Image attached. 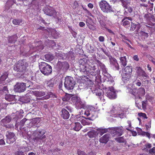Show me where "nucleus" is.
Segmentation results:
<instances>
[{
  "label": "nucleus",
  "instance_id": "29",
  "mask_svg": "<svg viewBox=\"0 0 155 155\" xmlns=\"http://www.w3.org/2000/svg\"><path fill=\"white\" fill-rule=\"evenodd\" d=\"M29 125L27 124V126L23 128V130L25 132V133L23 134L22 135L23 137L28 140H29V135L28 134L29 130Z\"/></svg>",
  "mask_w": 155,
  "mask_h": 155
},
{
  "label": "nucleus",
  "instance_id": "47",
  "mask_svg": "<svg viewBox=\"0 0 155 155\" xmlns=\"http://www.w3.org/2000/svg\"><path fill=\"white\" fill-rule=\"evenodd\" d=\"M22 20L21 18L14 19L12 20V22L15 25H19L22 22Z\"/></svg>",
  "mask_w": 155,
  "mask_h": 155
},
{
  "label": "nucleus",
  "instance_id": "59",
  "mask_svg": "<svg viewBox=\"0 0 155 155\" xmlns=\"http://www.w3.org/2000/svg\"><path fill=\"white\" fill-rule=\"evenodd\" d=\"M101 49L103 52L109 58L111 57L110 52L108 51L105 50L102 48Z\"/></svg>",
  "mask_w": 155,
  "mask_h": 155
},
{
  "label": "nucleus",
  "instance_id": "35",
  "mask_svg": "<svg viewBox=\"0 0 155 155\" xmlns=\"http://www.w3.org/2000/svg\"><path fill=\"white\" fill-rule=\"evenodd\" d=\"M127 20L132 21V18L130 17H124L122 20L123 25L125 27H127L130 24V22Z\"/></svg>",
  "mask_w": 155,
  "mask_h": 155
},
{
  "label": "nucleus",
  "instance_id": "16",
  "mask_svg": "<svg viewBox=\"0 0 155 155\" xmlns=\"http://www.w3.org/2000/svg\"><path fill=\"white\" fill-rule=\"evenodd\" d=\"M26 87L25 83L18 82L14 86V90L15 92H22L25 90Z\"/></svg>",
  "mask_w": 155,
  "mask_h": 155
},
{
  "label": "nucleus",
  "instance_id": "4",
  "mask_svg": "<svg viewBox=\"0 0 155 155\" xmlns=\"http://www.w3.org/2000/svg\"><path fill=\"white\" fill-rule=\"evenodd\" d=\"M97 130L103 134L108 132L111 134L119 136L123 134L124 131L122 127H109L107 129L101 127L97 129Z\"/></svg>",
  "mask_w": 155,
  "mask_h": 155
},
{
  "label": "nucleus",
  "instance_id": "55",
  "mask_svg": "<svg viewBox=\"0 0 155 155\" xmlns=\"http://www.w3.org/2000/svg\"><path fill=\"white\" fill-rule=\"evenodd\" d=\"M127 123L128 124V125L125 127L126 129L127 130L131 131L132 127L131 126V122L130 120H128Z\"/></svg>",
  "mask_w": 155,
  "mask_h": 155
},
{
  "label": "nucleus",
  "instance_id": "10",
  "mask_svg": "<svg viewBox=\"0 0 155 155\" xmlns=\"http://www.w3.org/2000/svg\"><path fill=\"white\" fill-rule=\"evenodd\" d=\"M98 111L97 109L92 106L88 107L85 110L84 114L93 120L97 117Z\"/></svg>",
  "mask_w": 155,
  "mask_h": 155
},
{
  "label": "nucleus",
  "instance_id": "17",
  "mask_svg": "<svg viewBox=\"0 0 155 155\" xmlns=\"http://www.w3.org/2000/svg\"><path fill=\"white\" fill-rule=\"evenodd\" d=\"M6 142L8 143H13L16 140V136L14 133L12 132L7 131L6 133Z\"/></svg>",
  "mask_w": 155,
  "mask_h": 155
},
{
  "label": "nucleus",
  "instance_id": "1",
  "mask_svg": "<svg viewBox=\"0 0 155 155\" xmlns=\"http://www.w3.org/2000/svg\"><path fill=\"white\" fill-rule=\"evenodd\" d=\"M92 60L87 61L86 58L81 59L79 60V70L80 72L84 76L87 75L90 78L91 74H94V73L97 71V65L93 64Z\"/></svg>",
  "mask_w": 155,
  "mask_h": 155
},
{
  "label": "nucleus",
  "instance_id": "58",
  "mask_svg": "<svg viewBox=\"0 0 155 155\" xmlns=\"http://www.w3.org/2000/svg\"><path fill=\"white\" fill-rule=\"evenodd\" d=\"M71 98V95L69 94H66L62 98V100L64 101H67L69 100Z\"/></svg>",
  "mask_w": 155,
  "mask_h": 155
},
{
  "label": "nucleus",
  "instance_id": "12",
  "mask_svg": "<svg viewBox=\"0 0 155 155\" xmlns=\"http://www.w3.org/2000/svg\"><path fill=\"white\" fill-rule=\"evenodd\" d=\"M99 5L102 11L105 13H110L114 11L111 6L105 1H101Z\"/></svg>",
  "mask_w": 155,
  "mask_h": 155
},
{
  "label": "nucleus",
  "instance_id": "52",
  "mask_svg": "<svg viewBox=\"0 0 155 155\" xmlns=\"http://www.w3.org/2000/svg\"><path fill=\"white\" fill-rule=\"evenodd\" d=\"M12 117V119L13 120H14V121H15V123H16L18 122V119H21L20 118H19L18 116L17 115H16V114L15 113H13L11 114Z\"/></svg>",
  "mask_w": 155,
  "mask_h": 155
},
{
  "label": "nucleus",
  "instance_id": "60",
  "mask_svg": "<svg viewBox=\"0 0 155 155\" xmlns=\"http://www.w3.org/2000/svg\"><path fill=\"white\" fill-rule=\"evenodd\" d=\"M47 86L51 89L54 85V81L52 80L49 81L47 84Z\"/></svg>",
  "mask_w": 155,
  "mask_h": 155
},
{
  "label": "nucleus",
  "instance_id": "3",
  "mask_svg": "<svg viewBox=\"0 0 155 155\" xmlns=\"http://www.w3.org/2000/svg\"><path fill=\"white\" fill-rule=\"evenodd\" d=\"M94 64V65L95 64V66L96 65H97L96 68L97 69V71L94 73V74H91V77L94 76L95 77V78H97L96 75H98L100 72V70L98 67V66H99L103 71V73L104 75V81L106 82L107 84L112 85H114V82L113 78L110 74L107 72V69L105 65L98 60H97L95 61H93V64Z\"/></svg>",
  "mask_w": 155,
  "mask_h": 155
},
{
  "label": "nucleus",
  "instance_id": "9",
  "mask_svg": "<svg viewBox=\"0 0 155 155\" xmlns=\"http://www.w3.org/2000/svg\"><path fill=\"white\" fill-rule=\"evenodd\" d=\"M45 131L42 129L38 130H37L34 131L33 133V135L34 136L37 135L39 136V137H37L34 138L35 142L39 144L41 143V142H43L44 139L45 138V136H44L42 137H41V136L45 133Z\"/></svg>",
  "mask_w": 155,
  "mask_h": 155
},
{
  "label": "nucleus",
  "instance_id": "46",
  "mask_svg": "<svg viewBox=\"0 0 155 155\" xmlns=\"http://www.w3.org/2000/svg\"><path fill=\"white\" fill-rule=\"evenodd\" d=\"M60 150L58 148L49 151V155H57L58 154V151H60Z\"/></svg>",
  "mask_w": 155,
  "mask_h": 155
},
{
  "label": "nucleus",
  "instance_id": "41",
  "mask_svg": "<svg viewBox=\"0 0 155 155\" xmlns=\"http://www.w3.org/2000/svg\"><path fill=\"white\" fill-rule=\"evenodd\" d=\"M15 96L11 94H6L5 97V99L9 101H12L14 100Z\"/></svg>",
  "mask_w": 155,
  "mask_h": 155
},
{
  "label": "nucleus",
  "instance_id": "50",
  "mask_svg": "<svg viewBox=\"0 0 155 155\" xmlns=\"http://www.w3.org/2000/svg\"><path fill=\"white\" fill-rule=\"evenodd\" d=\"M120 1L121 2V4L124 8H126L129 6L130 2L128 1L124 0H120Z\"/></svg>",
  "mask_w": 155,
  "mask_h": 155
},
{
  "label": "nucleus",
  "instance_id": "8",
  "mask_svg": "<svg viewBox=\"0 0 155 155\" xmlns=\"http://www.w3.org/2000/svg\"><path fill=\"white\" fill-rule=\"evenodd\" d=\"M71 101L78 109H84L86 107V102L84 101H81L79 97H73L71 98Z\"/></svg>",
  "mask_w": 155,
  "mask_h": 155
},
{
  "label": "nucleus",
  "instance_id": "39",
  "mask_svg": "<svg viewBox=\"0 0 155 155\" xmlns=\"http://www.w3.org/2000/svg\"><path fill=\"white\" fill-rule=\"evenodd\" d=\"M28 119L25 118H24L21 121L19 122V121L15 123V126L16 128H18V127L19 126V128L20 129L24 125V124L26 121Z\"/></svg>",
  "mask_w": 155,
  "mask_h": 155
},
{
  "label": "nucleus",
  "instance_id": "31",
  "mask_svg": "<svg viewBox=\"0 0 155 155\" xmlns=\"http://www.w3.org/2000/svg\"><path fill=\"white\" fill-rule=\"evenodd\" d=\"M97 18L101 25H104V24L103 22V20L105 21L106 20L107 17L104 16L103 15L99 13L97 14Z\"/></svg>",
  "mask_w": 155,
  "mask_h": 155
},
{
  "label": "nucleus",
  "instance_id": "56",
  "mask_svg": "<svg viewBox=\"0 0 155 155\" xmlns=\"http://www.w3.org/2000/svg\"><path fill=\"white\" fill-rule=\"evenodd\" d=\"M87 135L90 138L94 137L96 136V133L94 131H91L87 133Z\"/></svg>",
  "mask_w": 155,
  "mask_h": 155
},
{
  "label": "nucleus",
  "instance_id": "5",
  "mask_svg": "<svg viewBox=\"0 0 155 155\" xmlns=\"http://www.w3.org/2000/svg\"><path fill=\"white\" fill-rule=\"evenodd\" d=\"M127 91L139 99L140 98L141 96H143L145 94V90L143 87H141L137 90L134 89L133 84H130L127 86Z\"/></svg>",
  "mask_w": 155,
  "mask_h": 155
},
{
  "label": "nucleus",
  "instance_id": "54",
  "mask_svg": "<svg viewBox=\"0 0 155 155\" xmlns=\"http://www.w3.org/2000/svg\"><path fill=\"white\" fill-rule=\"evenodd\" d=\"M137 130L139 132H141V134L143 135H146L147 137H148L149 138H150V133L148 132H142V129L140 128H138L137 129Z\"/></svg>",
  "mask_w": 155,
  "mask_h": 155
},
{
  "label": "nucleus",
  "instance_id": "40",
  "mask_svg": "<svg viewBox=\"0 0 155 155\" xmlns=\"http://www.w3.org/2000/svg\"><path fill=\"white\" fill-rule=\"evenodd\" d=\"M12 118V117L11 115H7L2 120L1 122L3 123H9L11 121Z\"/></svg>",
  "mask_w": 155,
  "mask_h": 155
},
{
  "label": "nucleus",
  "instance_id": "23",
  "mask_svg": "<svg viewBox=\"0 0 155 155\" xmlns=\"http://www.w3.org/2000/svg\"><path fill=\"white\" fill-rule=\"evenodd\" d=\"M138 76L140 77L141 80H145L148 77L146 73L140 68H139L137 71Z\"/></svg>",
  "mask_w": 155,
  "mask_h": 155
},
{
  "label": "nucleus",
  "instance_id": "6",
  "mask_svg": "<svg viewBox=\"0 0 155 155\" xmlns=\"http://www.w3.org/2000/svg\"><path fill=\"white\" fill-rule=\"evenodd\" d=\"M28 65L27 62L24 63L19 61L14 65L13 69L18 74L22 75L25 73Z\"/></svg>",
  "mask_w": 155,
  "mask_h": 155
},
{
  "label": "nucleus",
  "instance_id": "62",
  "mask_svg": "<svg viewBox=\"0 0 155 155\" xmlns=\"http://www.w3.org/2000/svg\"><path fill=\"white\" fill-rule=\"evenodd\" d=\"M84 118V117H81L80 115H78L76 117L75 119L76 120V121H79L81 123L82 121L83 120Z\"/></svg>",
  "mask_w": 155,
  "mask_h": 155
},
{
  "label": "nucleus",
  "instance_id": "37",
  "mask_svg": "<svg viewBox=\"0 0 155 155\" xmlns=\"http://www.w3.org/2000/svg\"><path fill=\"white\" fill-rule=\"evenodd\" d=\"M32 93L36 96L38 97H42L45 95V93L44 92L30 91V93Z\"/></svg>",
  "mask_w": 155,
  "mask_h": 155
},
{
  "label": "nucleus",
  "instance_id": "44",
  "mask_svg": "<svg viewBox=\"0 0 155 155\" xmlns=\"http://www.w3.org/2000/svg\"><path fill=\"white\" fill-rule=\"evenodd\" d=\"M45 44L47 46H50L51 47H53L54 46H55L56 45L55 43L53 41L51 40H49L48 39L46 41Z\"/></svg>",
  "mask_w": 155,
  "mask_h": 155
},
{
  "label": "nucleus",
  "instance_id": "26",
  "mask_svg": "<svg viewBox=\"0 0 155 155\" xmlns=\"http://www.w3.org/2000/svg\"><path fill=\"white\" fill-rule=\"evenodd\" d=\"M29 148L28 147H22L18 148V150L15 152V155H25L24 153L28 152Z\"/></svg>",
  "mask_w": 155,
  "mask_h": 155
},
{
  "label": "nucleus",
  "instance_id": "11",
  "mask_svg": "<svg viewBox=\"0 0 155 155\" xmlns=\"http://www.w3.org/2000/svg\"><path fill=\"white\" fill-rule=\"evenodd\" d=\"M64 84L65 87L69 90L73 89L75 82L72 77L68 76L65 78Z\"/></svg>",
  "mask_w": 155,
  "mask_h": 155
},
{
  "label": "nucleus",
  "instance_id": "43",
  "mask_svg": "<svg viewBox=\"0 0 155 155\" xmlns=\"http://www.w3.org/2000/svg\"><path fill=\"white\" fill-rule=\"evenodd\" d=\"M88 120H93L91 117L85 118V119L84 118L81 123L83 125H89L91 122L88 121Z\"/></svg>",
  "mask_w": 155,
  "mask_h": 155
},
{
  "label": "nucleus",
  "instance_id": "45",
  "mask_svg": "<svg viewBox=\"0 0 155 155\" xmlns=\"http://www.w3.org/2000/svg\"><path fill=\"white\" fill-rule=\"evenodd\" d=\"M55 96L54 94L51 92H49L48 93V94L46 95L45 96H44L43 97L41 98V100L47 99L50 97H52L54 98V97Z\"/></svg>",
  "mask_w": 155,
  "mask_h": 155
},
{
  "label": "nucleus",
  "instance_id": "14",
  "mask_svg": "<svg viewBox=\"0 0 155 155\" xmlns=\"http://www.w3.org/2000/svg\"><path fill=\"white\" fill-rule=\"evenodd\" d=\"M126 112V111H124L122 110L119 111L117 113V110L114 108L110 111V116L112 117H119L121 118H123L125 117L126 114H127Z\"/></svg>",
  "mask_w": 155,
  "mask_h": 155
},
{
  "label": "nucleus",
  "instance_id": "21",
  "mask_svg": "<svg viewBox=\"0 0 155 155\" xmlns=\"http://www.w3.org/2000/svg\"><path fill=\"white\" fill-rule=\"evenodd\" d=\"M110 66L114 70H118L119 67L116 59L112 56L109 58Z\"/></svg>",
  "mask_w": 155,
  "mask_h": 155
},
{
  "label": "nucleus",
  "instance_id": "36",
  "mask_svg": "<svg viewBox=\"0 0 155 155\" xmlns=\"http://www.w3.org/2000/svg\"><path fill=\"white\" fill-rule=\"evenodd\" d=\"M8 73L5 71L3 73L2 75L0 77V84L3 83L5 80L8 78Z\"/></svg>",
  "mask_w": 155,
  "mask_h": 155
},
{
  "label": "nucleus",
  "instance_id": "51",
  "mask_svg": "<svg viewBox=\"0 0 155 155\" xmlns=\"http://www.w3.org/2000/svg\"><path fill=\"white\" fill-rule=\"evenodd\" d=\"M140 35L142 36V38L143 40H145L147 39L148 37V34L147 33L143 31H141L140 32Z\"/></svg>",
  "mask_w": 155,
  "mask_h": 155
},
{
  "label": "nucleus",
  "instance_id": "33",
  "mask_svg": "<svg viewBox=\"0 0 155 155\" xmlns=\"http://www.w3.org/2000/svg\"><path fill=\"white\" fill-rule=\"evenodd\" d=\"M132 71V68L131 66H127L123 71V74L131 75Z\"/></svg>",
  "mask_w": 155,
  "mask_h": 155
},
{
  "label": "nucleus",
  "instance_id": "63",
  "mask_svg": "<svg viewBox=\"0 0 155 155\" xmlns=\"http://www.w3.org/2000/svg\"><path fill=\"white\" fill-rule=\"evenodd\" d=\"M138 115L142 119L147 118V117L145 114L140 113L138 114Z\"/></svg>",
  "mask_w": 155,
  "mask_h": 155
},
{
  "label": "nucleus",
  "instance_id": "19",
  "mask_svg": "<svg viewBox=\"0 0 155 155\" xmlns=\"http://www.w3.org/2000/svg\"><path fill=\"white\" fill-rule=\"evenodd\" d=\"M43 10L44 13L49 16L54 17L56 15V12L54 8L52 7L47 6L43 9Z\"/></svg>",
  "mask_w": 155,
  "mask_h": 155
},
{
  "label": "nucleus",
  "instance_id": "53",
  "mask_svg": "<svg viewBox=\"0 0 155 155\" xmlns=\"http://www.w3.org/2000/svg\"><path fill=\"white\" fill-rule=\"evenodd\" d=\"M45 60L49 61H52L54 58L53 56L50 54H45Z\"/></svg>",
  "mask_w": 155,
  "mask_h": 155
},
{
  "label": "nucleus",
  "instance_id": "32",
  "mask_svg": "<svg viewBox=\"0 0 155 155\" xmlns=\"http://www.w3.org/2000/svg\"><path fill=\"white\" fill-rule=\"evenodd\" d=\"M18 101L22 104L27 103L29 102V94H27L25 96L19 98Z\"/></svg>",
  "mask_w": 155,
  "mask_h": 155
},
{
  "label": "nucleus",
  "instance_id": "57",
  "mask_svg": "<svg viewBox=\"0 0 155 155\" xmlns=\"http://www.w3.org/2000/svg\"><path fill=\"white\" fill-rule=\"evenodd\" d=\"M22 4H23L25 6H28V8H26V13H28V9L29 7V0H24L22 2Z\"/></svg>",
  "mask_w": 155,
  "mask_h": 155
},
{
  "label": "nucleus",
  "instance_id": "25",
  "mask_svg": "<svg viewBox=\"0 0 155 155\" xmlns=\"http://www.w3.org/2000/svg\"><path fill=\"white\" fill-rule=\"evenodd\" d=\"M65 54H60L59 55L61 57L60 59L66 58L68 60L70 61L73 60L74 57V53L72 51H70L67 53L66 54V57L65 58L64 57Z\"/></svg>",
  "mask_w": 155,
  "mask_h": 155
},
{
  "label": "nucleus",
  "instance_id": "30",
  "mask_svg": "<svg viewBox=\"0 0 155 155\" xmlns=\"http://www.w3.org/2000/svg\"><path fill=\"white\" fill-rule=\"evenodd\" d=\"M17 36L14 35L8 36L7 37V41L8 43L14 44L17 41Z\"/></svg>",
  "mask_w": 155,
  "mask_h": 155
},
{
  "label": "nucleus",
  "instance_id": "34",
  "mask_svg": "<svg viewBox=\"0 0 155 155\" xmlns=\"http://www.w3.org/2000/svg\"><path fill=\"white\" fill-rule=\"evenodd\" d=\"M110 137L109 134H105L100 139L99 141L101 143H106L109 140Z\"/></svg>",
  "mask_w": 155,
  "mask_h": 155
},
{
  "label": "nucleus",
  "instance_id": "64",
  "mask_svg": "<svg viewBox=\"0 0 155 155\" xmlns=\"http://www.w3.org/2000/svg\"><path fill=\"white\" fill-rule=\"evenodd\" d=\"M153 154L155 155V147H153L152 149L150 150L148 155H153Z\"/></svg>",
  "mask_w": 155,
  "mask_h": 155
},
{
  "label": "nucleus",
  "instance_id": "48",
  "mask_svg": "<svg viewBox=\"0 0 155 155\" xmlns=\"http://www.w3.org/2000/svg\"><path fill=\"white\" fill-rule=\"evenodd\" d=\"M115 140L118 143H124L125 144L126 143V141L123 137H120L116 138L115 139Z\"/></svg>",
  "mask_w": 155,
  "mask_h": 155
},
{
  "label": "nucleus",
  "instance_id": "13",
  "mask_svg": "<svg viewBox=\"0 0 155 155\" xmlns=\"http://www.w3.org/2000/svg\"><path fill=\"white\" fill-rule=\"evenodd\" d=\"M117 91L112 86L109 87V89L106 90L105 91V94L109 98L114 99L117 97Z\"/></svg>",
  "mask_w": 155,
  "mask_h": 155
},
{
  "label": "nucleus",
  "instance_id": "7",
  "mask_svg": "<svg viewBox=\"0 0 155 155\" xmlns=\"http://www.w3.org/2000/svg\"><path fill=\"white\" fill-rule=\"evenodd\" d=\"M39 68L41 72L45 75L50 74L52 71L51 67L45 62L39 63Z\"/></svg>",
  "mask_w": 155,
  "mask_h": 155
},
{
  "label": "nucleus",
  "instance_id": "49",
  "mask_svg": "<svg viewBox=\"0 0 155 155\" xmlns=\"http://www.w3.org/2000/svg\"><path fill=\"white\" fill-rule=\"evenodd\" d=\"M16 115H17L21 118L23 117L24 115V113L22 109H20L19 111H17L15 113Z\"/></svg>",
  "mask_w": 155,
  "mask_h": 155
},
{
  "label": "nucleus",
  "instance_id": "2",
  "mask_svg": "<svg viewBox=\"0 0 155 155\" xmlns=\"http://www.w3.org/2000/svg\"><path fill=\"white\" fill-rule=\"evenodd\" d=\"M94 64V65L95 64V66L96 65H97L96 68L97 69V71L94 73V74H91V77L94 76L95 77V78H97L96 75H98L100 72V70L98 67V66H99L103 71V73L104 75V81L106 82L107 84L112 85H114V82L113 78L110 74L107 72V69L105 65L98 60H97L95 61H93V64Z\"/></svg>",
  "mask_w": 155,
  "mask_h": 155
},
{
  "label": "nucleus",
  "instance_id": "42",
  "mask_svg": "<svg viewBox=\"0 0 155 155\" xmlns=\"http://www.w3.org/2000/svg\"><path fill=\"white\" fill-rule=\"evenodd\" d=\"M8 88L7 86L0 87V94L1 95L4 94H7V93H8Z\"/></svg>",
  "mask_w": 155,
  "mask_h": 155
},
{
  "label": "nucleus",
  "instance_id": "27",
  "mask_svg": "<svg viewBox=\"0 0 155 155\" xmlns=\"http://www.w3.org/2000/svg\"><path fill=\"white\" fill-rule=\"evenodd\" d=\"M124 53H121L120 56V63L122 67H125L127 64L126 56Z\"/></svg>",
  "mask_w": 155,
  "mask_h": 155
},
{
  "label": "nucleus",
  "instance_id": "20",
  "mask_svg": "<svg viewBox=\"0 0 155 155\" xmlns=\"http://www.w3.org/2000/svg\"><path fill=\"white\" fill-rule=\"evenodd\" d=\"M14 4H16V0H8L6 3L4 12L8 13H12V10H9V8L10 7H12Z\"/></svg>",
  "mask_w": 155,
  "mask_h": 155
},
{
  "label": "nucleus",
  "instance_id": "22",
  "mask_svg": "<svg viewBox=\"0 0 155 155\" xmlns=\"http://www.w3.org/2000/svg\"><path fill=\"white\" fill-rule=\"evenodd\" d=\"M57 66L58 68L62 70L63 71H65L67 70L69 68V65L66 62H61L58 61L57 63Z\"/></svg>",
  "mask_w": 155,
  "mask_h": 155
},
{
  "label": "nucleus",
  "instance_id": "18",
  "mask_svg": "<svg viewBox=\"0 0 155 155\" xmlns=\"http://www.w3.org/2000/svg\"><path fill=\"white\" fill-rule=\"evenodd\" d=\"M45 33L48 36H50H50H51L54 38H57L60 36V35L59 34L58 32H57L54 29H45Z\"/></svg>",
  "mask_w": 155,
  "mask_h": 155
},
{
  "label": "nucleus",
  "instance_id": "28",
  "mask_svg": "<svg viewBox=\"0 0 155 155\" xmlns=\"http://www.w3.org/2000/svg\"><path fill=\"white\" fill-rule=\"evenodd\" d=\"M41 118H35L32 119L30 123V126L31 127H39L40 125Z\"/></svg>",
  "mask_w": 155,
  "mask_h": 155
},
{
  "label": "nucleus",
  "instance_id": "61",
  "mask_svg": "<svg viewBox=\"0 0 155 155\" xmlns=\"http://www.w3.org/2000/svg\"><path fill=\"white\" fill-rule=\"evenodd\" d=\"M18 46L16 45H12L11 46H9L8 47V49L10 51L14 50L17 48Z\"/></svg>",
  "mask_w": 155,
  "mask_h": 155
},
{
  "label": "nucleus",
  "instance_id": "38",
  "mask_svg": "<svg viewBox=\"0 0 155 155\" xmlns=\"http://www.w3.org/2000/svg\"><path fill=\"white\" fill-rule=\"evenodd\" d=\"M72 126L73 127L74 130L76 131H79L82 127L80 123L78 122L72 124Z\"/></svg>",
  "mask_w": 155,
  "mask_h": 155
},
{
  "label": "nucleus",
  "instance_id": "24",
  "mask_svg": "<svg viewBox=\"0 0 155 155\" xmlns=\"http://www.w3.org/2000/svg\"><path fill=\"white\" fill-rule=\"evenodd\" d=\"M102 88L104 89L103 87H102L101 86H99V87H96L94 89L92 90V92L94 94H95L96 95L100 96L104 93V91L102 90Z\"/></svg>",
  "mask_w": 155,
  "mask_h": 155
},
{
  "label": "nucleus",
  "instance_id": "15",
  "mask_svg": "<svg viewBox=\"0 0 155 155\" xmlns=\"http://www.w3.org/2000/svg\"><path fill=\"white\" fill-rule=\"evenodd\" d=\"M72 109L69 106H66L61 110V117L64 119H68L70 116L69 112H71Z\"/></svg>",
  "mask_w": 155,
  "mask_h": 155
}]
</instances>
